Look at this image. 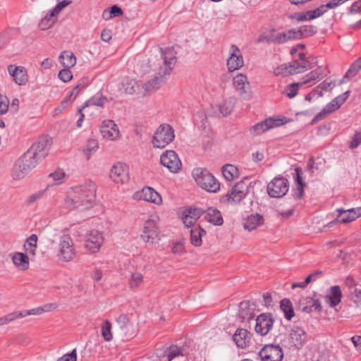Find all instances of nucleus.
I'll list each match as a JSON object with an SVG mask.
<instances>
[{
    "mask_svg": "<svg viewBox=\"0 0 361 361\" xmlns=\"http://www.w3.org/2000/svg\"><path fill=\"white\" fill-rule=\"evenodd\" d=\"M97 186L91 180L71 188L64 198L65 207L70 210L80 212L92 207L96 198Z\"/></svg>",
    "mask_w": 361,
    "mask_h": 361,
    "instance_id": "nucleus-1",
    "label": "nucleus"
},
{
    "mask_svg": "<svg viewBox=\"0 0 361 361\" xmlns=\"http://www.w3.org/2000/svg\"><path fill=\"white\" fill-rule=\"evenodd\" d=\"M159 50L162 65L159 66L156 75L143 85L146 94L156 92L164 85L177 61L176 52L173 47L159 48Z\"/></svg>",
    "mask_w": 361,
    "mask_h": 361,
    "instance_id": "nucleus-2",
    "label": "nucleus"
},
{
    "mask_svg": "<svg viewBox=\"0 0 361 361\" xmlns=\"http://www.w3.org/2000/svg\"><path fill=\"white\" fill-rule=\"evenodd\" d=\"M24 153L13 164L11 176L14 180H20L25 178L37 165L36 161Z\"/></svg>",
    "mask_w": 361,
    "mask_h": 361,
    "instance_id": "nucleus-3",
    "label": "nucleus"
},
{
    "mask_svg": "<svg viewBox=\"0 0 361 361\" xmlns=\"http://www.w3.org/2000/svg\"><path fill=\"white\" fill-rule=\"evenodd\" d=\"M175 138L173 127L168 123L161 124L154 132L152 143L154 147L164 148Z\"/></svg>",
    "mask_w": 361,
    "mask_h": 361,
    "instance_id": "nucleus-4",
    "label": "nucleus"
},
{
    "mask_svg": "<svg viewBox=\"0 0 361 361\" xmlns=\"http://www.w3.org/2000/svg\"><path fill=\"white\" fill-rule=\"evenodd\" d=\"M192 176L195 178L197 184L208 192H216L220 188V183L219 181L212 174L206 171L195 169L192 172Z\"/></svg>",
    "mask_w": 361,
    "mask_h": 361,
    "instance_id": "nucleus-5",
    "label": "nucleus"
},
{
    "mask_svg": "<svg viewBox=\"0 0 361 361\" xmlns=\"http://www.w3.org/2000/svg\"><path fill=\"white\" fill-rule=\"evenodd\" d=\"M49 146V138L47 137H41L25 153L29 154L28 156L34 161H36V163L38 164L39 161L47 156Z\"/></svg>",
    "mask_w": 361,
    "mask_h": 361,
    "instance_id": "nucleus-6",
    "label": "nucleus"
},
{
    "mask_svg": "<svg viewBox=\"0 0 361 361\" xmlns=\"http://www.w3.org/2000/svg\"><path fill=\"white\" fill-rule=\"evenodd\" d=\"M58 4L52 9L49 10L47 14L40 20L38 27L41 30H47L52 27L57 21V16L60 12L66 6L70 5V2L65 0H57Z\"/></svg>",
    "mask_w": 361,
    "mask_h": 361,
    "instance_id": "nucleus-7",
    "label": "nucleus"
},
{
    "mask_svg": "<svg viewBox=\"0 0 361 361\" xmlns=\"http://www.w3.org/2000/svg\"><path fill=\"white\" fill-rule=\"evenodd\" d=\"M75 255V251L71 238L68 235H63L59 239L57 257L61 261L70 262Z\"/></svg>",
    "mask_w": 361,
    "mask_h": 361,
    "instance_id": "nucleus-8",
    "label": "nucleus"
},
{
    "mask_svg": "<svg viewBox=\"0 0 361 361\" xmlns=\"http://www.w3.org/2000/svg\"><path fill=\"white\" fill-rule=\"evenodd\" d=\"M289 188L288 180L283 177H276L267 185V193L271 197H283Z\"/></svg>",
    "mask_w": 361,
    "mask_h": 361,
    "instance_id": "nucleus-9",
    "label": "nucleus"
},
{
    "mask_svg": "<svg viewBox=\"0 0 361 361\" xmlns=\"http://www.w3.org/2000/svg\"><path fill=\"white\" fill-rule=\"evenodd\" d=\"M161 164L171 172H178L182 166L178 154L173 150H166L160 157Z\"/></svg>",
    "mask_w": 361,
    "mask_h": 361,
    "instance_id": "nucleus-10",
    "label": "nucleus"
},
{
    "mask_svg": "<svg viewBox=\"0 0 361 361\" xmlns=\"http://www.w3.org/2000/svg\"><path fill=\"white\" fill-rule=\"evenodd\" d=\"M104 240V238L101 231L92 230L86 234L85 239V247L91 252L95 253L101 248Z\"/></svg>",
    "mask_w": 361,
    "mask_h": 361,
    "instance_id": "nucleus-11",
    "label": "nucleus"
},
{
    "mask_svg": "<svg viewBox=\"0 0 361 361\" xmlns=\"http://www.w3.org/2000/svg\"><path fill=\"white\" fill-rule=\"evenodd\" d=\"M262 361H282L283 353L279 345H265L259 353Z\"/></svg>",
    "mask_w": 361,
    "mask_h": 361,
    "instance_id": "nucleus-12",
    "label": "nucleus"
},
{
    "mask_svg": "<svg viewBox=\"0 0 361 361\" xmlns=\"http://www.w3.org/2000/svg\"><path fill=\"white\" fill-rule=\"evenodd\" d=\"M274 320L269 313H262L257 316L255 330L260 336H266L273 326Z\"/></svg>",
    "mask_w": 361,
    "mask_h": 361,
    "instance_id": "nucleus-13",
    "label": "nucleus"
},
{
    "mask_svg": "<svg viewBox=\"0 0 361 361\" xmlns=\"http://www.w3.org/2000/svg\"><path fill=\"white\" fill-rule=\"evenodd\" d=\"M337 212L339 213L338 216L334 221L329 223V226H331L338 222L342 224H348L361 216V207L352 208L347 210L343 209H338Z\"/></svg>",
    "mask_w": 361,
    "mask_h": 361,
    "instance_id": "nucleus-14",
    "label": "nucleus"
},
{
    "mask_svg": "<svg viewBox=\"0 0 361 361\" xmlns=\"http://www.w3.org/2000/svg\"><path fill=\"white\" fill-rule=\"evenodd\" d=\"M109 176L116 183H126L129 180L128 168L123 163H117L112 166Z\"/></svg>",
    "mask_w": 361,
    "mask_h": 361,
    "instance_id": "nucleus-15",
    "label": "nucleus"
},
{
    "mask_svg": "<svg viewBox=\"0 0 361 361\" xmlns=\"http://www.w3.org/2000/svg\"><path fill=\"white\" fill-rule=\"evenodd\" d=\"M282 124H283V122H282L281 119L271 117L252 126L250 128V133L252 135L257 136L272 128L280 126Z\"/></svg>",
    "mask_w": 361,
    "mask_h": 361,
    "instance_id": "nucleus-16",
    "label": "nucleus"
},
{
    "mask_svg": "<svg viewBox=\"0 0 361 361\" xmlns=\"http://www.w3.org/2000/svg\"><path fill=\"white\" fill-rule=\"evenodd\" d=\"M244 65V60L240 49L233 44L230 48V56L227 59V67L232 72L240 69Z\"/></svg>",
    "mask_w": 361,
    "mask_h": 361,
    "instance_id": "nucleus-17",
    "label": "nucleus"
},
{
    "mask_svg": "<svg viewBox=\"0 0 361 361\" xmlns=\"http://www.w3.org/2000/svg\"><path fill=\"white\" fill-rule=\"evenodd\" d=\"M289 339L291 347L295 349H300L307 341V334L303 329L299 326H294L290 330Z\"/></svg>",
    "mask_w": 361,
    "mask_h": 361,
    "instance_id": "nucleus-18",
    "label": "nucleus"
},
{
    "mask_svg": "<svg viewBox=\"0 0 361 361\" xmlns=\"http://www.w3.org/2000/svg\"><path fill=\"white\" fill-rule=\"evenodd\" d=\"M245 180L247 179L237 183L228 192L227 197L229 201L238 203L245 197L248 189Z\"/></svg>",
    "mask_w": 361,
    "mask_h": 361,
    "instance_id": "nucleus-19",
    "label": "nucleus"
},
{
    "mask_svg": "<svg viewBox=\"0 0 361 361\" xmlns=\"http://www.w3.org/2000/svg\"><path fill=\"white\" fill-rule=\"evenodd\" d=\"M8 71L17 85H25L28 82V75L25 67L11 64L8 66Z\"/></svg>",
    "mask_w": 361,
    "mask_h": 361,
    "instance_id": "nucleus-20",
    "label": "nucleus"
},
{
    "mask_svg": "<svg viewBox=\"0 0 361 361\" xmlns=\"http://www.w3.org/2000/svg\"><path fill=\"white\" fill-rule=\"evenodd\" d=\"M101 133L104 138L115 140L119 137V130L117 125L111 120L104 121L101 126Z\"/></svg>",
    "mask_w": 361,
    "mask_h": 361,
    "instance_id": "nucleus-21",
    "label": "nucleus"
},
{
    "mask_svg": "<svg viewBox=\"0 0 361 361\" xmlns=\"http://www.w3.org/2000/svg\"><path fill=\"white\" fill-rule=\"evenodd\" d=\"M159 231L156 221L154 219H148L145 224L141 238L145 242H149V240L157 239Z\"/></svg>",
    "mask_w": 361,
    "mask_h": 361,
    "instance_id": "nucleus-22",
    "label": "nucleus"
},
{
    "mask_svg": "<svg viewBox=\"0 0 361 361\" xmlns=\"http://www.w3.org/2000/svg\"><path fill=\"white\" fill-rule=\"evenodd\" d=\"M157 355L163 361H173L176 357L183 356L182 350L177 345H171L164 350H157Z\"/></svg>",
    "mask_w": 361,
    "mask_h": 361,
    "instance_id": "nucleus-23",
    "label": "nucleus"
},
{
    "mask_svg": "<svg viewBox=\"0 0 361 361\" xmlns=\"http://www.w3.org/2000/svg\"><path fill=\"white\" fill-rule=\"evenodd\" d=\"M139 198L157 205L162 203L161 195L151 187H145L139 194Z\"/></svg>",
    "mask_w": 361,
    "mask_h": 361,
    "instance_id": "nucleus-24",
    "label": "nucleus"
},
{
    "mask_svg": "<svg viewBox=\"0 0 361 361\" xmlns=\"http://www.w3.org/2000/svg\"><path fill=\"white\" fill-rule=\"evenodd\" d=\"M233 85L240 94L246 93L250 88V82L247 75L243 73L237 74L233 78Z\"/></svg>",
    "mask_w": 361,
    "mask_h": 361,
    "instance_id": "nucleus-25",
    "label": "nucleus"
},
{
    "mask_svg": "<svg viewBox=\"0 0 361 361\" xmlns=\"http://www.w3.org/2000/svg\"><path fill=\"white\" fill-rule=\"evenodd\" d=\"M233 340L237 346L241 348H245L250 342V333L244 329H238L233 336Z\"/></svg>",
    "mask_w": 361,
    "mask_h": 361,
    "instance_id": "nucleus-26",
    "label": "nucleus"
},
{
    "mask_svg": "<svg viewBox=\"0 0 361 361\" xmlns=\"http://www.w3.org/2000/svg\"><path fill=\"white\" fill-rule=\"evenodd\" d=\"M293 30L295 40L311 37L318 31L317 27L312 25H302L297 29L293 28Z\"/></svg>",
    "mask_w": 361,
    "mask_h": 361,
    "instance_id": "nucleus-27",
    "label": "nucleus"
},
{
    "mask_svg": "<svg viewBox=\"0 0 361 361\" xmlns=\"http://www.w3.org/2000/svg\"><path fill=\"white\" fill-rule=\"evenodd\" d=\"M341 298L342 292L338 286L331 287L326 295L327 302L331 307L338 305L341 302Z\"/></svg>",
    "mask_w": 361,
    "mask_h": 361,
    "instance_id": "nucleus-28",
    "label": "nucleus"
},
{
    "mask_svg": "<svg viewBox=\"0 0 361 361\" xmlns=\"http://www.w3.org/2000/svg\"><path fill=\"white\" fill-rule=\"evenodd\" d=\"M204 219L207 221L216 225L221 226L224 223V219L220 211L216 208H208L204 212Z\"/></svg>",
    "mask_w": 361,
    "mask_h": 361,
    "instance_id": "nucleus-29",
    "label": "nucleus"
},
{
    "mask_svg": "<svg viewBox=\"0 0 361 361\" xmlns=\"http://www.w3.org/2000/svg\"><path fill=\"white\" fill-rule=\"evenodd\" d=\"M295 64H297V60L281 64L274 69V73L276 76H287L297 74Z\"/></svg>",
    "mask_w": 361,
    "mask_h": 361,
    "instance_id": "nucleus-30",
    "label": "nucleus"
},
{
    "mask_svg": "<svg viewBox=\"0 0 361 361\" xmlns=\"http://www.w3.org/2000/svg\"><path fill=\"white\" fill-rule=\"evenodd\" d=\"M57 307L56 304L51 303L44 305L43 307H38L29 310L18 311L20 318L25 317L29 315H39L44 312H49L55 310Z\"/></svg>",
    "mask_w": 361,
    "mask_h": 361,
    "instance_id": "nucleus-31",
    "label": "nucleus"
},
{
    "mask_svg": "<svg viewBox=\"0 0 361 361\" xmlns=\"http://www.w3.org/2000/svg\"><path fill=\"white\" fill-rule=\"evenodd\" d=\"M263 216L259 214H252L247 216L243 223L245 229L250 231L257 228L263 224Z\"/></svg>",
    "mask_w": 361,
    "mask_h": 361,
    "instance_id": "nucleus-32",
    "label": "nucleus"
},
{
    "mask_svg": "<svg viewBox=\"0 0 361 361\" xmlns=\"http://www.w3.org/2000/svg\"><path fill=\"white\" fill-rule=\"evenodd\" d=\"M13 264L21 271L29 269L30 262L27 255L23 252H15L12 257Z\"/></svg>",
    "mask_w": 361,
    "mask_h": 361,
    "instance_id": "nucleus-33",
    "label": "nucleus"
},
{
    "mask_svg": "<svg viewBox=\"0 0 361 361\" xmlns=\"http://www.w3.org/2000/svg\"><path fill=\"white\" fill-rule=\"evenodd\" d=\"M190 243L195 247H200L202 245V237L206 234V231L200 227L195 226L190 229Z\"/></svg>",
    "mask_w": 361,
    "mask_h": 361,
    "instance_id": "nucleus-34",
    "label": "nucleus"
},
{
    "mask_svg": "<svg viewBox=\"0 0 361 361\" xmlns=\"http://www.w3.org/2000/svg\"><path fill=\"white\" fill-rule=\"evenodd\" d=\"M235 99L229 97L218 106L219 113H215L216 116H227L231 113L235 104Z\"/></svg>",
    "mask_w": 361,
    "mask_h": 361,
    "instance_id": "nucleus-35",
    "label": "nucleus"
},
{
    "mask_svg": "<svg viewBox=\"0 0 361 361\" xmlns=\"http://www.w3.org/2000/svg\"><path fill=\"white\" fill-rule=\"evenodd\" d=\"M221 171L224 177L228 181H231L239 176L238 169L233 164L224 165Z\"/></svg>",
    "mask_w": 361,
    "mask_h": 361,
    "instance_id": "nucleus-36",
    "label": "nucleus"
},
{
    "mask_svg": "<svg viewBox=\"0 0 361 361\" xmlns=\"http://www.w3.org/2000/svg\"><path fill=\"white\" fill-rule=\"evenodd\" d=\"M59 59L62 66L67 68L73 67L76 63V58L73 52L67 51L61 52Z\"/></svg>",
    "mask_w": 361,
    "mask_h": 361,
    "instance_id": "nucleus-37",
    "label": "nucleus"
},
{
    "mask_svg": "<svg viewBox=\"0 0 361 361\" xmlns=\"http://www.w3.org/2000/svg\"><path fill=\"white\" fill-rule=\"evenodd\" d=\"M37 236L36 234H32L25 241L23 245L24 250L27 254L35 256L36 249L37 247Z\"/></svg>",
    "mask_w": 361,
    "mask_h": 361,
    "instance_id": "nucleus-38",
    "label": "nucleus"
},
{
    "mask_svg": "<svg viewBox=\"0 0 361 361\" xmlns=\"http://www.w3.org/2000/svg\"><path fill=\"white\" fill-rule=\"evenodd\" d=\"M276 36L277 32L275 28H271L269 31L261 34L258 39L257 42L263 43L267 42L268 44H276Z\"/></svg>",
    "mask_w": 361,
    "mask_h": 361,
    "instance_id": "nucleus-39",
    "label": "nucleus"
},
{
    "mask_svg": "<svg viewBox=\"0 0 361 361\" xmlns=\"http://www.w3.org/2000/svg\"><path fill=\"white\" fill-rule=\"evenodd\" d=\"M99 148V143L95 139H89L82 147V152L87 159H90L92 154Z\"/></svg>",
    "mask_w": 361,
    "mask_h": 361,
    "instance_id": "nucleus-40",
    "label": "nucleus"
},
{
    "mask_svg": "<svg viewBox=\"0 0 361 361\" xmlns=\"http://www.w3.org/2000/svg\"><path fill=\"white\" fill-rule=\"evenodd\" d=\"M107 102L108 99L106 97L102 96L101 94H97L87 100L82 105V108H85L89 106H97L103 107Z\"/></svg>",
    "mask_w": 361,
    "mask_h": 361,
    "instance_id": "nucleus-41",
    "label": "nucleus"
},
{
    "mask_svg": "<svg viewBox=\"0 0 361 361\" xmlns=\"http://www.w3.org/2000/svg\"><path fill=\"white\" fill-rule=\"evenodd\" d=\"M360 70H361V56L352 63L342 79L341 83L345 82V79H350L355 76Z\"/></svg>",
    "mask_w": 361,
    "mask_h": 361,
    "instance_id": "nucleus-42",
    "label": "nucleus"
},
{
    "mask_svg": "<svg viewBox=\"0 0 361 361\" xmlns=\"http://www.w3.org/2000/svg\"><path fill=\"white\" fill-rule=\"evenodd\" d=\"M281 309L284 312L285 317L288 320H290L295 315L293 305L288 299H283L281 301Z\"/></svg>",
    "mask_w": 361,
    "mask_h": 361,
    "instance_id": "nucleus-43",
    "label": "nucleus"
},
{
    "mask_svg": "<svg viewBox=\"0 0 361 361\" xmlns=\"http://www.w3.org/2000/svg\"><path fill=\"white\" fill-rule=\"evenodd\" d=\"M123 15L122 9L117 5L112 6L109 9H105L102 13V18L105 20H109L114 17H119Z\"/></svg>",
    "mask_w": 361,
    "mask_h": 361,
    "instance_id": "nucleus-44",
    "label": "nucleus"
},
{
    "mask_svg": "<svg viewBox=\"0 0 361 361\" xmlns=\"http://www.w3.org/2000/svg\"><path fill=\"white\" fill-rule=\"evenodd\" d=\"M291 40H295L293 29H290L285 32H277L276 44H285Z\"/></svg>",
    "mask_w": 361,
    "mask_h": 361,
    "instance_id": "nucleus-45",
    "label": "nucleus"
},
{
    "mask_svg": "<svg viewBox=\"0 0 361 361\" xmlns=\"http://www.w3.org/2000/svg\"><path fill=\"white\" fill-rule=\"evenodd\" d=\"M339 107H338L337 104H335V102H334V100H332L324 106L323 110L315 116L314 120H322L324 118L327 114L335 111Z\"/></svg>",
    "mask_w": 361,
    "mask_h": 361,
    "instance_id": "nucleus-46",
    "label": "nucleus"
},
{
    "mask_svg": "<svg viewBox=\"0 0 361 361\" xmlns=\"http://www.w3.org/2000/svg\"><path fill=\"white\" fill-rule=\"evenodd\" d=\"M295 171H296V176H297L296 180H297L298 185H297L296 189L294 190V192L293 193V197L295 200H298L300 199L303 195L304 185H303V183L302 180V178L300 175V169H299L298 168V169H296Z\"/></svg>",
    "mask_w": 361,
    "mask_h": 361,
    "instance_id": "nucleus-47",
    "label": "nucleus"
},
{
    "mask_svg": "<svg viewBox=\"0 0 361 361\" xmlns=\"http://www.w3.org/2000/svg\"><path fill=\"white\" fill-rule=\"evenodd\" d=\"M102 335L106 341H110L113 338L111 324L108 320L104 321L102 324Z\"/></svg>",
    "mask_w": 361,
    "mask_h": 361,
    "instance_id": "nucleus-48",
    "label": "nucleus"
},
{
    "mask_svg": "<svg viewBox=\"0 0 361 361\" xmlns=\"http://www.w3.org/2000/svg\"><path fill=\"white\" fill-rule=\"evenodd\" d=\"M121 85H122L123 92L126 94H132L134 93V92H135L134 87L135 85V79H130L128 78H126L123 79Z\"/></svg>",
    "mask_w": 361,
    "mask_h": 361,
    "instance_id": "nucleus-49",
    "label": "nucleus"
},
{
    "mask_svg": "<svg viewBox=\"0 0 361 361\" xmlns=\"http://www.w3.org/2000/svg\"><path fill=\"white\" fill-rule=\"evenodd\" d=\"M140 72L141 75L149 73L152 70L151 61L148 58L142 57L139 61Z\"/></svg>",
    "mask_w": 361,
    "mask_h": 361,
    "instance_id": "nucleus-50",
    "label": "nucleus"
},
{
    "mask_svg": "<svg viewBox=\"0 0 361 361\" xmlns=\"http://www.w3.org/2000/svg\"><path fill=\"white\" fill-rule=\"evenodd\" d=\"M18 318H20L18 311L8 313L0 317V326L8 324Z\"/></svg>",
    "mask_w": 361,
    "mask_h": 361,
    "instance_id": "nucleus-51",
    "label": "nucleus"
},
{
    "mask_svg": "<svg viewBox=\"0 0 361 361\" xmlns=\"http://www.w3.org/2000/svg\"><path fill=\"white\" fill-rule=\"evenodd\" d=\"M295 66L297 74L303 73L305 71L312 68V64L307 59L302 61V63H300L298 61H297V64H295Z\"/></svg>",
    "mask_w": 361,
    "mask_h": 361,
    "instance_id": "nucleus-52",
    "label": "nucleus"
},
{
    "mask_svg": "<svg viewBox=\"0 0 361 361\" xmlns=\"http://www.w3.org/2000/svg\"><path fill=\"white\" fill-rule=\"evenodd\" d=\"M300 83H292L288 85L285 90V94L289 98H293L298 94V87Z\"/></svg>",
    "mask_w": 361,
    "mask_h": 361,
    "instance_id": "nucleus-53",
    "label": "nucleus"
},
{
    "mask_svg": "<svg viewBox=\"0 0 361 361\" xmlns=\"http://www.w3.org/2000/svg\"><path fill=\"white\" fill-rule=\"evenodd\" d=\"M44 193L45 190H39L31 194L30 195L28 196L26 200V204L27 205H31L34 204L36 201L42 198L43 196L44 195Z\"/></svg>",
    "mask_w": 361,
    "mask_h": 361,
    "instance_id": "nucleus-54",
    "label": "nucleus"
},
{
    "mask_svg": "<svg viewBox=\"0 0 361 361\" xmlns=\"http://www.w3.org/2000/svg\"><path fill=\"white\" fill-rule=\"evenodd\" d=\"M182 221L185 226L190 229L195 226H197L195 224L196 221L194 220L191 216L185 214V211L183 212Z\"/></svg>",
    "mask_w": 361,
    "mask_h": 361,
    "instance_id": "nucleus-55",
    "label": "nucleus"
},
{
    "mask_svg": "<svg viewBox=\"0 0 361 361\" xmlns=\"http://www.w3.org/2000/svg\"><path fill=\"white\" fill-rule=\"evenodd\" d=\"M185 214H189L192 219L197 221L204 212L200 208H190L185 210Z\"/></svg>",
    "mask_w": 361,
    "mask_h": 361,
    "instance_id": "nucleus-56",
    "label": "nucleus"
},
{
    "mask_svg": "<svg viewBox=\"0 0 361 361\" xmlns=\"http://www.w3.org/2000/svg\"><path fill=\"white\" fill-rule=\"evenodd\" d=\"M58 76L60 80L65 82L70 81L73 78L72 72L69 70V68H67L60 71Z\"/></svg>",
    "mask_w": 361,
    "mask_h": 361,
    "instance_id": "nucleus-57",
    "label": "nucleus"
},
{
    "mask_svg": "<svg viewBox=\"0 0 361 361\" xmlns=\"http://www.w3.org/2000/svg\"><path fill=\"white\" fill-rule=\"evenodd\" d=\"M249 307V302L244 301L240 302V315L243 319H250L252 317V314L247 312H245V310Z\"/></svg>",
    "mask_w": 361,
    "mask_h": 361,
    "instance_id": "nucleus-58",
    "label": "nucleus"
},
{
    "mask_svg": "<svg viewBox=\"0 0 361 361\" xmlns=\"http://www.w3.org/2000/svg\"><path fill=\"white\" fill-rule=\"evenodd\" d=\"M361 144V132H356L349 142L350 149H355Z\"/></svg>",
    "mask_w": 361,
    "mask_h": 361,
    "instance_id": "nucleus-59",
    "label": "nucleus"
},
{
    "mask_svg": "<svg viewBox=\"0 0 361 361\" xmlns=\"http://www.w3.org/2000/svg\"><path fill=\"white\" fill-rule=\"evenodd\" d=\"M77 352L76 349H73L71 353H66L58 359V361H76Z\"/></svg>",
    "mask_w": 361,
    "mask_h": 361,
    "instance_id": "nucleus-60",
    "label": "nucleus"
},
{
    "mask_svg": "<svg viewBox=\"0 0 361 361\" xmlns=\"http://www.w3.org/2000/svg\"><path fill=\"white\" fill-rule=\"evenodd\" d=\"M349 95H350V91L349 90L346 91L343 94L334 98L333 99L334 102H335V104H337L338 107H340L346 101V99L348 98Z\"/></svg>",
    "mask_w": 361,
    "mask_h": 361,
    "instance_id": "nucleus-61",
    "label": "nucleus"
},
{
    "mask_svg": "<svg viewBox=\"0 0 361 361\" xmlns=\"http://www.w3.org/2000/svg\"><path fill=\"white\" fill-rule=\"evenodd\" d=\"M327 11L325 5H322L314 10H310L311 15L313 16L312 18L315 19L322 16Z\"/></svg>",
    "mask_w": 361,
    "mask_h": 361,
    "instance_id": "nucleus-62",
    "label": "nucleus"
},
{
    "mask_svg": "<svg viewBox=\"0 0 361 361\" xmlns=\"http://www.w3.org/2000/svg\"><path fill=\"white\" fill-rule=\"evenodd\" d=\"M171 251L175 255H180L185 252V247L183 243L180 241L176 242L173 245Z\"/></svg>",
    "mask_w": 361,
    "mask_h": 361,
    "instance_id": "nucleus-63",
    "label": "nucleus"
},
{
    "mask_svg": "<svg viewBox=\"0 0 361 361\" xmlns=\"http://www.w3.org/2000/svg\"><path fill=\"white\" fill-rule=\"evenodd\" d=\"M324 74L323 70L322 67H319L313 71L308 73V77L312 80V81H315L318 80L322 75Z\"/></svg>",
    "mask_w": 361,
    "mask_h": 361,
    "instance_id": "nucleus-64",
    "label": "nucleus"
}]
</instances>
